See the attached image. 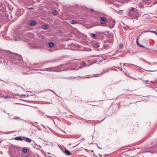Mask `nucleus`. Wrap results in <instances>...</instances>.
I'll use <instances>...</instances> for the list:
<instances>
[{
    "instance_id": "nucleus-1",
    "label": "nucleus",
    "mask_w": 157,
    "mask_h": 157,
    "mask_svg": "<svg viewBox=\"0 0 157 157\" xmlns=\"http://www.w3.org/2000/svg\"><path fill=\"white\" fill-rule=\"evenodd\" d=\"M55 68H54V67H49L48 68H45L43 70H41V71H54V69Z\"/></svg>"
},
{
    "instance_id": "nucleus-2",
    "label": "nucleus",
    "mask_w": 157,
    "mask_h": 157,
    "mask_svg": "<svg viewBox=\"0 0 157 157\" xmlns=\"http://www.w3.org/2000/svg\"><path fill=\"white\" fill-rule=\"evenodd\" d=\"M107 21V20L104 17H101L100 18V22L101 24H104Z\"/></svg>"
},
{
    "instance_id": "nucleus-3",
    "label": "nucleus",
    "mask_w": 157,
    "mask_h": 157,
    "mask_svg": "<svg viewBox=\"0 0 157 157\" xmlns=\"http://www.w3.org/2000/svg\"><path fill=\"white\" fill-rule=\"evenodd\" d=\"M54 68H55L54 71L55 72H59L60 71L62 70L61 66H58L54 67Z\"/></svg>"
},
{
    "instance_id": "nucleus-4",
    "label": "nucleus",
    "mask_w": 157,
    "mask_h": 157,
    "mask_svg": "<svg viewBox=\"0 0 157 157\" xmlns=\"http://www.w3.org/2000/svg\"><path fill=\"white\" fill-rule=\"evenodd\" d=\"M14 58L17 60H20L21 59V57L19 55L15 54L14 55Z\"/></svg>"
},
{
    "instance_id": "nucleus-5",
    "label": "nucleus",
    "mask_w": 157,
    "mask_h": 157,
    "mask_svg": "<svg viewBox=\"0 0 157 157\" xmlns=\"http://www.w3.org/2000/svg\"><path fill=\"white\" fill-rule=\"evenodd\" d=\"M36 23V22L34 21H29V25L31 26L35 25Z\"/></svg>"
},
{
    "instance_id": "nucleus-6",
    "label": "nucleus",
    "mask_w": 157,
    "mask_h": 157,
    "mask_svg": "<svg viewBox=\"0 0 157 157\" xmlns=\"http://www.w3.org/2000/svg\"><path fill=\"white\" fill-rule=\"evenodd\" d=\"M16 151L13 150V149H11L10 151V154L11 155V156L12 157H14V154H16Z\"/></svg>"
},
{
    "instance_id": "nucleus-7",
    "label": "nucleus",
    "mask_w": 157,
    "mask_h": 157,
    "mask_svg": "<svg viewBox=\"0 0 157 157\" xmlns=\"http://www.w3.org/2000/svg\"><path fill=\"white\" fill-rule=\"evenodd\" d=\"M63 152L67 155H71V152L68 150L66 149L65 151L62 150Z\"/></svg>"
},
{
    "instance_id": "nucleus-8",
    "label": "nucleus",
    "mask_w": 157,
    "mask_h": 157,
    "mask_svg": "<svg viewBox=\"0 0 157 157\" xmlns=\"http://www.w3.org/2000/svg\"><path fill=\"white\" fill-rule=\"evenodd\" d=\"M48 46L49 47L52 48L54 46V43L53 42H50L48 43Z\"/></svg>"
},
{
    "instance_id": "nucleus-9",
    "label": "nucleus",
    "mask_w": 157,
    "mask_h": 157,
    "mask_svg": "<svg viewBox=\"0 0 157 157\" xmlns=\"http://www.w3.org/2000/svg\"><path fill=\"white\" fill-rule=\"evenodd\" d=\"M49 27V26L47 25H44L42 26V28L43 29H47Z\"/></svg>"
},
{
    "instance_id": "nucleus-10",
    "label": "nucleus",
    "mask_w": 157,
    "mask_h": 157,
    "mask_svg": "<svg viewBox=\"0 0 157 157\" xmlns=\"http://www.w3.org/2000/svg\"><path fill=\"white\" fill-rule=\"evenodd\" d=\"M15 139L17 140L20 141H22L23 140L21 136L17 137L15 138Z\"/></svg>"
},
{
    "instance_id": "nucleus-11",
    "label": "nucleus",
    "mask_w": 157,
    "mask_h": 157,
    "mask_svg": "<svg viewBox=\"0 0 157 157\" xmlns=\"http://www.w3.org/2000/svg\"><path fill=\"white\" fill-rule=\"evenodd\" d=\"M24 140L27 142H30L32 141V140L28 137H25V139Z\"/></svg>"
},
{
    "instance_id": "nucleus-12",
    "label": "nucleus",
    "mask_w": 157,
    "mask_h": 157,
    "mask_svg": "<svg viewBox=\"0 0 157 157\" xmlns=\"http://www.w3.org/2000/svg\"><path fill=\"white\" fill-rule=\"evenodd\" d=\"M70 23L72 24H77V22L76 20H73L71 21Z\"/></svg>"
},
{
    "instance_id": "nucleus-13",
    "label": "nucleus",
    "mask_w": 157,
    "mask_h": 157,
    "mask_svg": "<svg viewBox=\"0 0 157 157\" xmlns=\"http://www.w3.org/2000/svg\"><path fill=\"white\" fill-rule=\"evenodd\" d=\"M91 36L95 39H96V35L94 33H91L90 34Z\"/></svg>"
},
{
    "instance_id": "nucleus-14",
    "label": "nucleus",
    "mask_w": 157,
    "mask_h": 157,
    "mask_svg": "<svg viewBox=\"0 0 157 157\" xmlns=\"http://www.w3.org/2000/svg\"><path fill=\"white\" fill-rule=\"evenodd\" d=\"M13 40L15 41H17L18 40H20L21 39L20 37L18 36H17L13 38Z\"/></svg>"
},
{
    "instance_id": "nucleus-15",
    "label": "nucleus",
    "mask_w": 157,
    "mask_h": 157,
    "mask_svg": "<svg viewBox=\"0 0 157 157\" xmlns=\"http://www.w3.org/2000/svg\"><path fill=\"white\" fill-rule=\"evenodd\" d=\"M136 43H137V44L139 46H140V47H144V45H143L141 44H140V43H139L138 42V39H137V40H136Z\"/></svg>"
},
{
    "instance_id": "nucleus-16",
    "label": "nucleus",
    "mask_w": 157,
    "mask_h": 157,
    "mask_svg": "<svg viewBox=\"0 0 157 157\" xmlns=\"http://www.w3.org/2000/svg\"><path fill=\"white\" fill-rule=\"evenodd\" d=\"M52 13L53 14L56 15L58 13V12L56 10H54L52 12Z\"/></svg>"
},
{
    "instance_id": "nucleus-17",
    "label": "nucleus",
    "mask_w": 157,
    "mask_h": 157,
    "mask_svg": "<svg viewBox=\"0 0 157 157\" xmlns=\"http://www.w3.org/2000/svg\"><path fill=\"white\" fill-rule=\"evenodd\" d=\"M28 150L25 148H23V152L25 153H26L27 152Z\"/></svg>"
},
{
    "instance_id": "nucleus-18",
    "label": "nucleus",
    "mask_w": 157,
    "mask_h": 157,
    "mask_svg": "<svg viewBox=\"0 0 157 157\" xmlns=\"http://www.w3.org/2000/svg\"><path fill=\"white\" fill-rule=\"evenodd\" d=\"M95 47L98 48L99 46V44L98 43L96 42L95 44Z\"/></svg>"
},
{
    "instance_id": "nucleus-19",
    "label": "nucleus",
    "mask_w": 157,
    "mask_h": 157,
    "mask_svg": "<svg viewBox=\"0 0 157 157\" xmlns=\"http://www.w3.org/2000/svg\"><path fill=\"white\" fill-rule=\"evenodd\" d=\"M151 32L155 33V34H156V33H157V32H156V31H152V30H150V31H146V32Z\"/></svg>"
},
{
    "instance_id": "nucleus-20",
    "label": "nucleus",
    "mask_w": 157,
    "mask_h": 157,
    "mask_svg": "<svg viewBox=\"0 0 157 157\" xmlns=\"http://www.w3.org/2000/svg\"><path fill=\"white\" fill-rule=\"evenodd\" d=\"M14 119L19 120V119H20V118L18 117H14Z\"/></svg>"
},
{
    "instance_id": "nucleus-21",
    "label": "nucleus",
    "mask_w": 157,
    "mask_h": 157,
    "mask_svg": "<svg viewBox=\"0 0 157 157\" xmlns=\"http://www.w3.org/2000/svg\"><path fill=\"white\" fill-rule=\"evenodd\" d=\"M101 74H99V75H98V74H94L93 75L94 76V77H97L98 76H100V75H101Z\"/></svg>"
},
{
    "instance_id": "nucleus-22",
    "label": "nucleus",
    "mask_w": 157,
    "mask_h": 157,
    "mask_svg": "<svg viewBox=\"0 0 157 157\" xmlns=\"http://www.w3.org/2000/svg\"><path fill=\"white\" fill-rule=\"evenodd\" d=\"M135 10V9L134 8L132 7L130 9V10L133 11Z\"/></svg>"
},
{
    "instance_id": "nucleus-23",
    "label": "nucleus",
    "mask_w": 157,
    "mask_h": 157,
    "mask_svg": "<svg viewBox=\"0 0 157 157\" xmlns=\"http://www.w3.org/2000/svg\"><path fill=\"white\" fill-rule=\"evenodd\" d=\"M11 62H12L13 63H14L15 64H17V63H14L13 62V59H11Z\"/></svg>"
},
{
    "instance_id": "nucleus-24",
    "label": "nucleus",
    "mask_w": 157,
    "mask_h": 157,
    "mask_svg": "<svg viewBox=\"0 0 157 157\" xmlns=\"http://www.w3.org/2000/svg\"><path fill=\"white\" fill-rule=\"evenodd\" d=\"M27 8L29 10H34V8L33 7Z\"/></svg>"
},
{
    "instance_id": "nucleus-25",
    "label": "nucleus",
    "mask_w": 157,
    "mask_h": 157,
    "mask_svg": "<svg viewBox=\"0 0 157 157\" xmlns=\"http://www.w3.org/2000/svg\"><path fill=\"white\" fill-rule=\"evenodd\" d=\"M119 46L121 48L123 47V45L122 44H120Z\"/></svg>"
},
{
    "instance_id": "nucleus-26",
    "label": "nucleus",
    "mask_w": 157,
    "mask_h": 157,
    "mask_svg": "<svg viewBox=\"0 0 157 157\" xmlns=\"http://www.w3.org/2000/svg\"><path fill=\"white\" fill-rule=\"evenodd\" d=\"M86 64V63L84 62H82L81 65H84Z\"/></svg>"
},
{
    "instance_id": "nucleus-27",
    "label": "nucleus",
    "mask_w": 157,
    "mask_h": 157,
    "mask_svg": "<svg viewBox=\"0 0 157 157\" xmlns=\"http://www.w3.org/2000/svg\"><path fill=\"white\" fill-rule=\"evenodd\" d=\"M148 81V80H147L146 81V82H145V84H148V83L147 82Z\"/></svg>"
},
{
    "instance_id": "nucleus-28",
    "label": "nucleus",
    "mask_w": 157,
    "mask_h": 157,
    "mask_svg": "<svg viewBox=\"0 0 157 157\" xmlns=\"http://www.w3.org/2000/svg\"><path fill=\"white\" fill-rule=\"evenodd\" d=\"M113 41V39H112L111 40V41L110 42H110V43H111V42H112Z\"/></svg>"
},
{
    "instance_id": "nucleus-29",
    "label": "nucleus",
    "mask_w": 157,
    "mask_h": 157,
    "mask_svg": "<svg viewBox=\"0 0 157 157\" xmlns=\"http://www.w3.org/2000/svg\"><path fill=\"white\" fill-rule=\"evenodd\" d=\"M90 10L91 11H92V12H93V11H94V10H92V9H90Z\"/></svg>"
},
{
    "instance_id": "nucleus-30",
    "label": "nucleus",
    "mask_w": 157,
    "mask_h": 157,
    "mask_svg": "<svg viewBox=\"0 0 157 157\" xmlns=\"http://www.w3.org/2000/svg\"><path fill=\"white\" fill-rule=\"evenodd\" d=\"M85 66H84V67H83V66H81V67H80V68H82V67H85Z\"/></svg>"
},
{
    "instance_id": "nucleus-31",
    "label": "nucleus",
    "mask_w": 157,
    "mask_h": 157,
    "mask_svg": "<svg viewBox=\"0 0 157 157\" xmlns=\"http://www.w3.org/2000/svg\"><path fill=\"white\" fill-rule=\"evenodd\" d=\"M8 98V97H7V96H5L4 97V98H6H6Z\"/></svg>"
},
{
    "instance_id": "nucleus-32",
    "label": "nucleus",
    "mask_w": 157,
    "mask_h": 157,
    "mask_svg": "<svg viewBox=\"0 0 157 157\" xmlns=\"http://www.w3.org/2000/svg\"><path fill=\"white\" fill-rule=\"evenodd\" d=\"M25 157H29V156L27 155V156H25Z\"/></svg>"
},
{
    "instance_id": "nucleus-33",
    "label": "nucleus",
    "mask_w": 157,
    "mask_h": 157,
    "mask_svg": "<svg viewBox=\"0 0 157 157\" xmlns=\"http://www.w3.org/2000/svg\"><path fill=\"white\" fill-rule=\"evenodd\" d=\"M89 78V77H83V78Z\"/></svg>"
},
{
    "instance_id": "nucleus-34",
    "label": "nucleus",
    "mask_w": 157,
    "mask_h": 157,
    "mask_svg": "<svg viewBox=\"0 0 157 157\" xmlns=\"http://www.w3.org/2000/svg\"><path fill=\"white\" fill-rule=\"evenodd\" d=\"M140 36V35L139 36Z\"/></svg>"
},
{
    "instance_id": "nucleus-35",
    "label": "nucleus",
    "mask_w": 157,
    "mask_h": 157,
    "mask_svg": "<svg viewBox=\"0 0 157 157\" xmlns=\"http://www.w3.org/2000/svg\"><path fill=\"white\" fill-rule=\"evenodd\" d=\"M157 35V33H156V34Z\"/></svg>"
}]
</instances>
